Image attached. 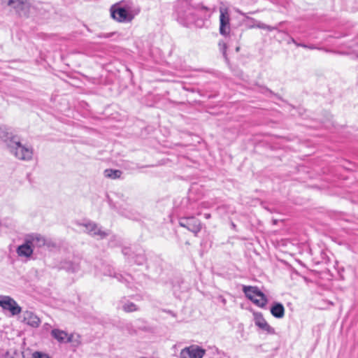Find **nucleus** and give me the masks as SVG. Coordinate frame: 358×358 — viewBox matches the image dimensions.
Wrapping results in <instances>:
<instances>
[{
  "label": "nucleus",
  "instance_id": "58836bf2",
  "mask_svg": "<svg viewBox=\"0 0 358 358\" xmlns=\"http://www.w3.org/2000/svg\"><path fill=\"white\" fill-rule=\"evenodd\" d=\"M141 358H146V357H141Z\"/></svg>",
  "mask_w": 358,
  "mask_h": 358
},
{
  "label": "nucleus",
  "instance_id": "39448f33",
  "mask_svg": "<svg viewBox=\"0 0 358 358\" xmlns=\"http://www.w3.org/2000/svg\"><path fill=\"white\" fill-rule=\"evenodd\" d=\"M78 225L84 227L88 235L98 240H103L110 234V230H103L102 227L91 220L78 223Z\"/></svg>",
  "mask_w": 358,
  "mask_h": 358
},
{
  "label": "nucleus",
  "instance_id": "f257e3e1",
  "mask_svg": "<svg viewBox=\"0 0 358 358\" xmlns=\"http://www.w3.org/2000/svg\"><path fill=\"white\" fill-rule=\"evenodd\" d=\"M0 138L6 143L10 152L16 158L24 161L32 159V149L24 146L20 142V138L15 135L10 128L6 126L0 127Z\"/></svg>",
  "mask_w": 358,
  "mask_h": 358
},
{
  "label": "nucleus",
  "instance_id": "412c9836",
  "mask_svg": "<svg viewBox=\"0 0 358 358\" xmlns=\"http://www.w3.org/2000/svg\"><path fill=\"white\" fill-rule=\"evenodd\" d=\"M20 17H27L29 13V3L24 0L12 6Z\"/></svg>",
  "mask_w": 358,
  "mask_h": 358
},
{
  "label": "nucleus",
  "instance_id": "c85d7f7f",
  "mask_svg": "<svg viewBox=\"0 0 358 358\" xmlns=\"http://www.w3.org/2000/svg\"><path fill=\"white\" fill-rule=\"evenodd\" d=\"M113 35V33H110V34H99L98 36V37L99 38H109L111 36Z\"/></svg>",
  "mask_w": 358,
  "mask_h": 358
},
{
  "label": "nucleus",
  "instance_id": "6e6552de",
  "mask_svg": "<svg viewBox=\"0 0 358 358\" xmlns=\"http://www.w3.org/2000/svg\"><path fill=\"white\" fill-rule=\"evenodd\" d=\"M220 34L224 36H228L231 30L230 14L228 8H220Z\"/></svg>",
  "mask_w": 358,
  "mask_h": 358
},
{
  "label": "nucleus",
  "instance_id": "bb28decb",
  "mask_svg": "<svg viewBox=\"0 0 358 358\" xmlns=\"http://www.w3.org/2000/svg\"><path fill=\"white\" fill-rule=\"evenodd\" d=\"M283 23H284V22H280V23H278V26H275V27H272V26H270V25L265 24V29H266L268 31H273V30H277L278 31L280 32V31L278 29V27L281 26Z\"/></svg>",
  "mask_w": 358,
  "mask_h": 358
},
{
  "label": "nucleus",
  "instance_id": "473e14b6",
  "mask_svg": "<svg viewBox=\"0 0 358 358\" xmlns=\"http://www.w3.org/2000/svg\"><path fill=\"white\" fill-rule=\"evenodd\" d=\"M307 49L315 50V49H317V48L315 45L310 44V45H308Z\"/></svg>",
  "mask_w": 358,
  "mask_h": 358
},
{
  "label": "nucleus",
  "instance_id": "dca6fc26",
  "mask_svg": "<svg viewBox=\"0 0 358 358\" xmlns=\"http://www.w3.org/2000/svg\"><path fill=\"white\" fill-rule=\"evenodd\" d=\"M115 327L123 333H127L129 335H135L137 333L133 324L126 320H118L115 324Z\"/></svg>",
  "mask_w": 358,
  "mask_h": 358
},
{
  "label": "nucleus",
  "instance_id": "5701e85b",
  "mask_svg": "<svg viewBox=\"0 0 358 358\" xmlns=\"http://www.w3.org/2000/svg\"><path fill=\"white\" fill-rule=\"evenodd\" d=\"M122 173V171L119 169H107L103 171L106 178L113 180L121 178Z\"/></svg>",
  "mask_w": 358,
  "mask_h": 358
},
{
  "label": "nucleus",
  "instance_id": "423d86ee",
  "mask_svg": "<svg viewBox=\"0 0 358 358\" xmlns=\"http://www.w3.org/2000/svg\"><path fill=\"white\" fill-rule=\"evenodd\" d=\"M81 261L80 257L73 255L71 257L62 260L58 265V268L69 273H75L80 270Z\"/></svg>",
  "mask_w": 358,
  "mask_h": 358
},
{
  "label": "nucleus",
  "instance_id": "e433bc0d",
  "mask_svg": "<svg viewBox=\"0 0 358 358\" xmlns=\"http://www.w3.org/2000/svg\"><path fill=\"white\" fill-rule=\"evenodd\" d=\"M222 301L223 303H224V304L226 303V299H225L223 298L222 299Z\"/></svg>",
  "mask_w": 358,
  "mask_h": 358
},
{
  "label": "nucleus",
  "instance_id": "6ab92c4d",
  "mask_svg": "<svg viewBox=\"0 0 358 358\" xmlns=\"http://www.w3.org/2000/svg\"><path fill=\"white\" fill-rule=\"evenodd\" d=\"M271 315L277 318L281 319L285 315V307L280 302H273L270 308Z\"/></svg>",
  "mask_w": 358,
  "mask_h": 358
},
{
  "label": "nucleus",
  "instance_id": "b1692460",
  "mask_svg": "<svg viewBox=\"0 0 358 358\" xmlns=\"http://www.w3.org/2000/svg\"><path fill=\"white\" fill-rule=\"evenodd\" d=\"M120 303L122 304V309L125 313H133L139 310L138 306L131 301H121Z\"/></svg>",
  "mask_w": 358,
  "mask_h": 358
},
{
  "label": "nucleus",
  "instance_id": "4c0bfd02",
  "mask_svg": "<svg viewBox=\"0 0 358 358\" xmlns=\"http://www.w3.org/2000/svg\"><path fill=\"white\" fill-rule=\"evenodd\" d=\"M239 50H240V47H236V52H238V51H239Z\"/></svg>",
  "mask_w": 358,
  "mask_h": 358
},
{
  "label": "nucleus",
  "instance_id": "4be33fe9",
  "mask_svg": "<svg viewBox=\"0 0 358 358\" xmlns=\"http://www.w3.org/2000/svg\"><path fill=\"white\" fill-rule=\"evenodd\" d=\"M315 255L318 253L319 256H315L313 258V261L315 264L327 263L329 261V257L327 252L324 250L317 249L315 250Z\"/></svg>",
  "mask_w": 358,
  "mask_h": 358
},
{
  "label": "nucleus",
  "instance_id": "9b49d317",
  "mask_svg": "<svg viewBox=\"0 0 358 358\" xmlns=\"http://www.w3.org/2000/svg\"><path fill=\"white\" fill-rule=\"evenodd\" d=\"M206 353V350L202 348L192 345L182 349L180 353V358H202Z\"/></svg>",
  "mask_w": 358,
  "mask_h": 358
},
{
  "label": "nucleus",
  "instance_id": "7c9ffc66",
  "mask_svg": "<svg viewBox=\"0 0 358 358\" xmlns=\"http://www.w3.org/2000/svg\"><path fill=\"white\" fill-rule=\"evenodd\" d=\"M291 43L295 44L296 46L297 44H299V43L293 37L290 36L289 41H287V43L290 44Z\"/></svg>",
  "mask_w": 358,
  "mask_h": 358
},
{
  "label": "nucleus",
  "instance_id": "f03ea898",
  "mask_svg": "<svg viewBox=\"0 0 358 358\" xmlns=\"http://www.w3.org/2000/svg\"><path fill=\"white\" fill-rule=\"evenodd\" d=\"M141 8L131 1H119L110 8L111 18L120 23H129L139 14Z\"/></svg>",
  "mask_w": 358,
  "mask_h": 358
},
{
  "label": "nucleus",
  "instance_id": "20e7f679",
  "mask_svg": "<svg viewBox=\"0 0 358 358\" xmlns=\"http://www.w3.org/2000/svg\"><path fill=\"white\" fill-rule=\"evenodd\" d=\"M243 292L245 296L258 307L264 308L268 303L266 296L257 286L244 285Z\"/></svg>",
  "mask_w": 358,
  "mask_h": 358
},
{
  "label": "nucleus",
  "instance_id": "2eb2a0df",
  "mask_svg": "<svg viewBox=\"0 0 358 358\" xmlns=\"http://www.w3.org/2000/svg\"><path fill=\"white\" fill-rule=\"evenodd\" d=\"M23 322L34 328L38 327L41 324L39 317L33 312L28 310L23 313Z\"/></svg>",
  "mask_w": 358,
  "mask_h": 358
},
{
  "label": "nucleus",
  "instance_id": "2f4dec72",
  "mask_svg": "<svg viewBox=\"0 0 358 358\" xmlns=\"http://www.w3.org/2000/svg\"><path fill=\"white\" fill-rule=\"evenodd\" d=\"M297 47H301V48H307L308 45L305 44V43H299V44H297Z\"/></svg>",
  "mask_w": 358,
  "mask_h": 358
},
{
  "label": "nucleus",
  "instance_id": "f704fd0d",
  "mask_svg": "<svg viewBox=\"0 0 358 358\" xmlns=\"http://www.w3.org/2000/svg\"><path fill=\"white\" fill-rule=\"evenodd\" d=\"M204 217H205L206 219H209V218L211 217V215H210V214H209V213H206V214L204 215Z\"/></svg>",
  "mask_w": 358,
  "mask_h": 358
},
{
  "label": "nucleus",
  "instance_id": "1a4fd4ad",
  "mask_svg": "<svg viewBox=\"0 0 358 358\" xmlns=\"http://www.w3.org/2000/svg\"><path fill=\"white\" fill-rule=\"evenodd\" d=\"M0 307L8 310L12 315H17L22 311L21 307L9 296H0Z\"/></svg>",
  "mask_w": 358,
  "mask_h": 358
},
{
  "label": "nucleus",
  "instance_id": "ddd939ff",
  "mask_svg": "<svg viewBox=\"0 0 358 358\" xmlns=\"http://www.w3.org/2000/svg\"><path fill=\"white\" fill-rule=\"evenodd\" d=\"M50 335L60 343H71L73 338V334H69L66 331L59 329H53L50 331Z\"/></svg>",
  "mask_w": 358,
  "mask_h": 358
},
{
  "label": "nucleus",
  "instance_id": "c756f323",
  "mask_svg": "<svg viewBox=\"0 0 358 358\" xmlns=\"http://www.w3.org/2000/svg\"><path fill=\"white\" fill-rule=\"evenodd\" d=\"M266 92L268 93L271 95H273V96H278L277 94H275L271 90H269L268 88H266V87L264 88V91H263V93H266Z\"/></svg>",
  "mask_w": 358,
  "mask_h": 358
},
{
  "label": "nucleus",
  "instance_id": "9d476101",
  "mask_svg": "<svg viewBox=\"0 0 358 358\" xmlns=\"http://www.w3.org/2000/svg\"><path fill=\"white\" fill-rule=\"evenodd\" d=\"M122 252L124 256H128V259L134 260V263L137 265H143L148 261L147 255L143 250H137L131 254L130 248H124Z\"/></svg>",
  "mask_w": 358,
  "mask_h": 358
},
{
  "label": "nucleus",
  "instance_id": "393cba45",
  "mask_svg": "<svg viewBox=\"0 0 358 358\" xmlns=\"http://www.w3.org/2000/svg\"><path fill=\"white\" fill-rule=\"evenodd\" d=\"M219 47H220V50L222 52L226 63L229 66H230V62H229V58L227 57V44L225 43H224V42H220L219 43Z\"/></svg>",
  "mask_w": 358,
  "mask_h": 358
},
{
  "label": "nucleus",
  "instance_id": "a878e982",
  "mask_svg": "<svg viewBox=\"0 0 358 358\" xmlns=\"http://www.w3.org/2000/svg\"><path fill=\"white\" fill-rule=\"evenodd\" d=\"M29 358H50L48 355L36 351L34 352H31V355H29Z\"/></svg>",
  "mask_w": 358,
  "mask_h": 358
},
{
  "label": "nucleus",
  "instance_id": "4468645a",
  "mask_svg": "<svg viewBox=\"0 0 358 358\" xmlns=\"http://www.w3.org/2000/svg\"><path fill=\"white\" fill-rule=\"evenodd\" d=\"M26 237L28 240H29L30 244L33 249L35 248H40L47 244L45 237L41 234H31L27 235Z\"/></svg>",
  "mask_w": 358,
  "mask_h": 358
},
{
  "label": "nucleus",
  "instance_id": "f3484780",
  "mask_svg": "<svg viewBox=\"0 0 358 358\" xmlns=\"http://www.w3.org/2000/svg\"><path fill=\"white\" fill-rule=\"evenodd\" d=\"M17 253L20 257H29L32 255L33 248L27 237L25 238L24 243L17 247Z\"/></svg>",
  "mask_w": 358,
  "mask_h": 358
},
{
  "label": "nucleus",
  "instance_id": "cd10ccee",
  "mask_svg": "<svg viewBox=\"0 0 358 358\" xmlns=\"http://www.w3.org/2000/svg\"><path fill=\"white\" fill-rule=\"evenodd\" d=\"M255 24L253 25L252 27H257L259 29H265V24L264 23L260 22V21H255Z\"/></svg>",
  "mask_w": 358,
  "mask_h": 358
},
{
  "label": "nucleus",
  "instance_id": "0eeeda50",
  "mask_svg": "<svg viewBox=\"0 0 358 358\" xmlns=\"http://www.w3.org/2000/svg\"><path fill=\"white\" fill-rule=\"evenodd\" d=\"M178 224L180 227L192 232L196 236L201 229V221L194 216L180 217L178 220Z\"/></svg>",
  "mask_w": 358,
  "mask_h": 358
},
{
  "label": "nucleus",
  "instance_id": "7ed1b4c3",
  "mask_svg": "<svg viewBox=\"0 0 358 358\" xmlns=\"http://www.w3.org/2000/svg\"><path fill=\"white\" fill-rule=\"evenodd\" d=\"M173 15L177 21L186 26L194 20V10L187 0H178L174 5Z\"/></svg>",
  "mask_w": 358,
  "mask_h": 358
},
{
  "label": "nucleus",
  "instance_id": "a211bd4d",
  "mask_svg": "<svg viewBox=\"0 0 358 358\" xmlns=\"http://www.w3.org/2000/svg\"><path fill=\"white\" fill-rule=\"evenodd\" d=\"M31 350L27 349L24 351H18L15 349L11 348L6 352L5 358H29Z\"/></svg>",
  "mask_w": 358,
  "mask_h": 358
},
{
  "label": "nucleus",
  "instance_id": "72a5a7b5",
  "mask_svg": "<svg viewBox=\"0 0 358 358\" xmlns=\"http://www.w3.org/2000/svg\"><path fill=\"white\" fill-rule=\"evenodd\" d=\"M231 226L234 230H236V225L234 222L231 223Z\"/></svg>",
  "mask_w": 358,
  "mask_h": 358
},
{
  "label": "nucleus",
  "instance_id": "aec40b11",
  "mask_svg": "<svg viewBox=\"0 0 358 358\" xmlns=\"http://www.w3.org/2000/svg\"><path fill=\"white\" fill-rule=\"evenodd\" d=\"M103 275L113 277L116 278L119 282L124 283L127 286H129V282L124 278L122 274L117 273L114 269L110 266H107L105 267L103 271Z\"/></svg>",
  "mask_w": 358,
  "mask_h": 358
},
{
  "label": "nucleus",
  "instance_id": "c9c22d12",
  "mask_svg": "<svg viewBox=\"0 0 358 358\" xmlns=\"http://www.w3.org/2000/svg\"><path fill=\"white\" fill-rule=\"evenodd\" d=\"M184 89H185V90H187V91H189V92H194V90L193 89H189V88H186V87H184Z\"/></svg>",
  "mask_w": 358,
  "mask_h": 358
},
{
  "label": "nucleus",
  "instance_id": "f8f14e48",
  "mask_svg": "<svg viewBox=\"0 0 358 358\" xmlns=\"http://www.w3.org/2000/svg\"><path fill=\"white\" fill-rule=\"evenodd\" d=\"M254 322L255 324L262 331L266 332L267 334H275V330L273 327H271L266 320L264 319L262 313H254Z\"/></svg>",
  "mask_w": 358,
  "mask_h": 358
}]
</instances>
